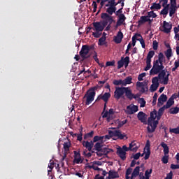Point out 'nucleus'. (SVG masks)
Returning <instances> with one entry per match:
<instances>
[{
	"mask_svg": "<svg viewBox=\"0 0 179 179\" xmlns=\"http://www.w3.org/2000/svg\"><path fill=\"white\" fill-rule=\"evenodd\" d=\"M164 179H173V172L170 171L169 173H167V176Z\"/></svg>",
	"mask_w": 179,
	"mask_h": 179,
	"instance_id": "obj_64",
	"label": "nucleus"
},
{
	"mask_svg": "<svg viewBox=\"0 0 179 179\" xmlns=\"http://www.w3.org/2000/svg\"><path fill=\"white\" fill-rule=\"evenodd\" d=\"M73 153H74V159L81 157V155L79 151L74 150Z\"/></svg>",
	"mask_w": 179,
	"mask_h": 179,
	"instance_id": "obj_56",
	"label": "nucleus"
},
{
	"mask_svg": "<svg viewBox=\"0 0 179 179\" xmlns=\"http://www.w3.org/2000/svg\"><path fill=\"white\" fill-rule=\"evenodd\" d=\"M178 112H179V108H178L177 106L175 108H171L169 110V113L171 115H176L178 113Z\"/></svg>",
	"mask_w": 179,
	"mask_h": 179,
	"instance_id": "obj_37",
	"label": "nucleus"
},
{
	"mask_svg": "<svg viewBox=\"0 0 179 179\" xmlns=\"http://www.w3.org/2000/svg\"><path fill=\"white\" fill-rule=\"evenodd\" d=\"M169 131L173 134H179V125L176 128H170Z\"/></svg>",
	"mask_w": 179,
	"mask_h": 179,
	"instance_id": "obj_42",
	"label": "nucleus"
},
{
	"mask_svg": "<svg viewBox=\"0 0 179 179\" xmlns=\"http://www.w3.org/2000/svg\"><path fill=\"white\" fill-rule=\"evenodd\" d=\"M93 135H94V131H92L91 132L84 135V139L87 140L88 138H91L93 137Z\"/></svg>",
	"mask_w": 179,
	"mask_h": 179,
	"instance_id": "obj_41",
	"label": "nucleus"
},
{
	"mask_svg": "<svg viewBox=\"0 0 179 179\" xmlns=\"http://www.w3.org/2000/svg\"><path fill=\"white\" fill-rule=\"evenodd\" d=\"M87 93H88V95L85 94L84 96V99L86 98L85 104L87 106H89L92 102V101L94 100V97L96 96V92H90Z\"/></svg>",
	"mask_w": 179,
	"mask_h": 179,
	"instance_id": "obj_11",
	"label": "nucleus"
},
{
	"mask_svg": "<svg viewBox=\"0 0 179 179\" xmlns=\"http://www.w3.org/2000/svg\"><path fill=\"white\" fill-rule=\"evenodd\" d=\"M138 149V146H136V147L134 148L133 149H131V148H130V146H129V148L127 147L125 145H123V147H122V150H123V151L125 152H129V150L133 151V152H137Z\"/></svg>",
	"mask_w": 179,
	"mask_h": 179,
	"instance_id": "obj_28",
	"label": "nucleus"
},
{
	"mask_svg": "<svg viewBox=\"0 0 179 179\" xmlns=\"http://www.w3.org/2000/svg\"><path fill=\"white\" fill-rule=\"evenodd\" d=\"M127 120H124L123 121L119 122L117 124V129H120L122 126H124L127 123Z\"/></svg>",
	"mask_w": 179,
	"mask_h": 179,
	"instance_id": "obj_51",
	"label": "nucleus"
},
{
	"mask_svg": "<svg viewBox=\"0 0 179 179\" xmlns=\"http://www.w3.org/2000/svg\"><path fill=\"white\" fill-rule=\"evenodd\" d=\"M116 154L122 160L124 161L126 159V152L121 147L117 148Z\"/></svg>",
	"mask_w": 179,
	"mask_h": 179,
	"instance_id": "obj_18",
	"label": "nucleus"
},
{
	"mask_svg": "<svg viewBox=\"0 0 179 179\" xmlns=\"http://www.w3.org/2000/svg\"><path fill=\"white\" fill-rule=\"evenodd\" d=\"M167 99L168 97L166 95H165L164 94H161L158 99V107H161L162 106H163L164 103L166 102Z\"/></svg>",
	"mask_w": 179,
	"mask_h": 179,
	"instance_id": "obj_21",
	"label": "nucleus"
},
{
	"mask_svg": "<svg viewBox=\"0 0 179 179\" xmlns=\"http://www.w3.org/2000/svg\"><path fill=\"white\" fill-rule=\"evenodd\" d=\"M161 147L163 148V152H164V155H169V148L167 145L166 143H165L164 142L161 143L160 144Z\"/></svg>",
	"mask_w": 179,
	"mask_h": 179,
	"instance_id": "obj_27",
	"label": "nucleus"
},
{
	"mask_svg": "<svg viewBox=\"0 0 179 179\" xmlns=\"http://www.w3.org/2000/svg\"><path fill=\"white\" fill-rule=\"evenodd\" d=\"M148 18V17L147 16L141 17L140 20H138V21L136 22V24H138L137 27H141L143 24H145V23L147 22Z\"/></svg>",
	"mask_w": 179,
	"mask_h": 179,
	"instance_id": "obj_24",
	"label": "nucleus"
},
{
	"mask_svg": "<svg viewBox=\"0 0 179 179\" xmlns=\"http://www.w3.org/2000/svg\"><path fill=\"white\" fill-rule=\"evenodd\" d=\"M148 85L144 86V87H141V92L142 93H145V92H148Z\"/></svg>",
	"mask_w": 179,
	"mask_h": 179,
	"instance_id": "obj_62",
	"label": "nucleus"
},
{
	"mask_svg": "<svg viewBox=\"0 0 179 179\" xmlns=\"http://www.w3.org/2000/svg\"><path fill=\"white\" fill-rule=\"evenodd\" d=\"M93 37L99 38L101 36V31L92 32Z\"/></svg>",
	"mask_w": 179,
	"mask_h": 179,
	"instance_id": "obj_52",
	"label": "nucleus"
},
{
	"mask_svg": "<svg viewBox=\"0 0 179 179\" xmlns=\"http://www.w3.org/2000/svg\"><path fill=\"white\" fill-rule=\"evenodd\" d=\"M164 55L166 57L168 61H169L170 58L173 56L172 48H168L166 51H164Z\"/></svg>",
	"mask_w": 179,
	"mask_h": 179,
	"instance_id": "obj_29",
	"label": "nucleus"
},
{
	"mask_svg": "<svg viewBox=\"0 0 179 179\" xmlns=\"http://www.w3.org/2000/svg\"><path fill=\"white\" fill-rule=\"evenodd\" d=\"M116 0H101L100 2V9L103 8V6L108 7L106 8V13L109 15L115 13L117 10L116 6L118 5L115 1Z\"/></svg>",
	"mask_w": 179,
	"mask_h": 179,
	"instance_id": "obj_4",
	"label": "nucleus"
},
{
	"mask_svg": "<svg viewBox=\"0 0 179 179\" xmlns=\"http://www.w3.org/2000/svg\"><path fill=\"white\" fill-rule=\"evenodd\" d=\"M108 135L110 136V137H117V139L120 140H122L124 138H126V139H128L127 135L125 134H122V131L120 130H109Z\"/></svg>",
	"mask_w": 179,
	"mask_h": 179,
	"instance_id": "obj_5",
	"label": "nucleus"
},
{
	"mask_svg": "<svg viewBox=\"0 0 179 179\" xmlns=\"http://www.w3.org/2000/svg\"><path fill=\"white\" fill-rule=\"evenodd\" d=\"M171 169L172 170H176V169H179V164H171Z\"/></svg>",
	"mask_w": 179,
	"mask_h": 179,
	"instance_id": "obj_60",
	"label": "nucleus"
},
{
	"mask_svg": "<svg viewBox=\"0 0 179 179\" xmlns=\"http://www.w3.org/2000/svg\"><path fill=\"white\" fill-rule=\"evenodd\" d=\"M110 97H111V94H110L109 92H105L103 94L99 95L96 99V101H98L99 100H103L104 102L103 110H105L106 108V105L108 103V101Z\"/></svg>",
	"mask_w": 179,
	"mask_h": 179,
	"instance_id": "obj_8",
	"label": "nucleus"
},
{
	"mask_svg": "<svg viewBox=\"0 0 179 179\" xmlns=\"http://www.w3.org/2000/svg\"><path fill=\"white\" fill-rule=\"evenodd\" d=\"M152 48L154 50H157L158 49V42L157 41H153Z\"/></svg>",
	"mask_w": 179,
	"mask_h": 179,
	"instance_id": "obj_53",
	"label": "nucleus"
},
{
	"mask_svg": "<svg viewBox=\"0 0 179 179\" xmlns=\"http://www.w3.org/2000/svg\"><path fill=\"white\" fill-rule=\"evenodd\" d=\"M168 1L169 0H159L158 3L156 2H154L152 3V6L150 7V9L160 10L162 9V6L163 8L160 12V14L166 16L169 13V4L168 3Z\"/></svg>",
	"mask_w": 179,
	"mask_h": 179,
	"instance_id": "obj_3",
	"label": "nucleus"
},
{
	"mask_svg": "<svg viewBox=\"0 0 179 179\" xmlns=\"http://www.w3.org/2000/svg\"><path fill=\"white\" fill-rule=\"evenodd\" d=\"M94 148L96 152H99L103 149V145L101 144V143H96Z\"/></svg>",
	"mask_w": 179,
	"mask_h": 179,
	"instance_id": "obj_38",
	"label": "nucleus"
},
{
	"mask_svg": "<svg viewBox=\"0 0 179 179\" xmlns=\"http://www.w3.org/2000/svg\"><path fill=\"white\" fill-rule=\"evenodd\" d=\"M155 52L154 50H150L147 55L146 61H151V59L154 57Z\"/></svg>",
	"mask_w": 179,
	"mask_h": 179,
	"instance_id": "obj_36",
	"label": "nucleus"
},
{
	"mask_svg": "<svg viewBox=\"0 0 179 179\" xmlns=\"http://www.w3.org/2000/svg\"><path fill=\"white\" fill-rule=\"evenodd\" d=\"M101 17L104 21L109 22L110 24H112L113 22H115L112 15H109L108 13H101Z\"/></svg>",
	"mask_w": 179,
	"mask_h": 179,
	"instance_id": "obj_12",
	"label": "nucleus"
},
{
	"mask_svg": "<svg viewBox=\"0 0 179 179\" xmlns=\"http://www.w3.org/2000/svg\"><path fill=\"white\" fill-rule=\"evenodd\" d=\"M106 41V38L104 36H102L99 38V42H98V45H106L107 44Z\"/></svg>",
	"mask_w": 179,
	"mask_h": 179,
	"instance_id": "obj_34",
	"label": "nucleus"
},
{
	"mask_svg": "<svg viewBox=\"0 0 179 179\" xmlns=\"http://www.w3.org/2000/svg\"><path fill=\"white\" fill-rule=\"evenodd\" d=\"M87 150H85L83 151L84 156H85L86 157H88V158L92 156L91 152H88V153H87Z\"/></svg>",
	"mask_w": 179,
	"mask_h": 179,
	"instance_id": "obj_63",
	"label": "nucleus"
},
{
	"mask_svg": "<svg viewBox=\"0 0 179 179\" xmlns=\"http://www.w3.org/2000/svg\"><path fill=\"white\" fill-rule=\"evenodd\" d=\"M148 18L152 17L156 18L157 17V14L154 12V10H151L148 12V15H146Z\"/></svg>",
	"mask_w": 179,
	"mask_h": 179,
	"instance_id": "obj_40",
	"label": "nucleus"
},
{
	"mask_svg": "<svg viewBox=\"0 0 179 179\" xmlns=\"http://www.w3.org/2000/svg\"><path fill=\"white\" fill-rule=\"evenodd\" d=\"M151 67H152L151 60H146V66L145 67L144 71H147L150 70Z\"/></svg>",
	"mask_w": 179,
	"mask_h": 179,
	"instance_id": "obj_46",
	"label": "nucleus"
},
{
	"mask_svg": "<svg viewBox=\"0 0 179 179\" xmlns=\"http://www.w3.org/2000/svg\"><path fill=\"white\" fill-rule=\"evenodd\" d=\"M82 131H83V129H81L80 134H77V140L79 141H81L83 140Z\"/></svg>",
	"mask_w": 179,
	"mask_h": 179,
	"instance_id": "obj_61",
	"label": "nucleus"
},
{
	"mask_svg": "<svg viewBox=\"0 0 179 179\" xmlns=\"http://www.w3.org/2000/svg\"><path fill=\"white\" fill-rule=\"evenodd\" d=\"M159 87V85L152 84L150 86V90L152 92H156Z\"/></svg>",
	"mask_w": 179,
	"mask_h": 179,
	"instance_id": "obj_44",
	"label": "nucleus"
},
{
	"mask_svg": "<svg viewBox=\"0 0 179 179\" xmlns=\"http://www.w3.org/2000/svg\"><path fill=\"white\" fill-rule=\"evenodd\" d=\"M109 178L114 179V178H120V174L115 171L114 170H110L108 172V176Z\"/></svg>",
	"mask_w": 179,
	"mask_h": 179,
	"instance_id": "obj_23",
	"label": "nucleus"
},
{
	"mask_svg": "<svg viewBox=\"0 0 179 179\" xmlns=\"http://www.w3.org/2000/svg\"><path fill=\"white\" fill-rule=\"evenodd\" d=\"M172 27L173 25L171 23L167 22L166 21H164L162 26V31L165 34H169L170 32H171Z\"/></svg>",
	"mask_w": 179,
	"mask_h": 179,
	"instance_id": "obj_15",
	"label": "nucleus"
},
{
	"mask_svg": "<svg viewBox=\"0 0 179 179\" xmlns=\"http://www.w3.org/2000/svg\"><path fill=\"white\" fill-rule=\"evenodd\" d=\"M152 85H159V78L158 77H154L152 80Z\"/></svg>",
	"mask_w": 179,
	"mask_h": 179,
	"instance_id": "obj_50",
	"label": "nucleus"
},
{
	"mask_svg": "<svg viewBox=\"0 0 179 179\" xmlns=\"http://www.w3.org/2000/svg\"><path fill=\"white\" fill-rule=\"evenodd\" d=\"M145 76H146V73H142L140 75L138 76V81H142L143 80V78H144Z\"/></svg>",
	"mask_w": 179,
	"mask_h": 179,
	"instance_id": "obj_54",
	"label": "nucleus"
},
{
	"mask_svg": "<svg viewBox=\"0 0 179 179\" xmlns=\"http://www.w3.org/2000/svg\"><path fill=\"white\" fill-rule=\"evenodd\" d=\"M113 85H123L124 86V81L123 80H113Z\"/></svg>",
	"mask_w": 179,
	"mask_h": 179,
	"instance_id": "obj_39",
	"label": "nucleus"
},
{
	"mask_svg": "<svg viewBox=\"0 0 179 179\" xmlns=\"http://www.w3.org/2000/svg\"><path fill=\"white\" fill-rule=\"evenodd\" d=\"M139 37H140V38H138L137 41H140L141 45H142V48H145V40L143 39L142 36H139Z\"/></svg>",
	"mask_w": 179,
	"mask_h": 179,
	"instance_id": "obj_47",
	"label": "nucleus"
},
{
	"mask_svg": "<svg viewBox=\"0 0 179 179\" xmlns=\"http://www.w3.org/2000/svg\"><path fill=\"white\" fill-rule=\"evenodd\" d=\"M127 63H130L129 56H126L125 57H122L120 60L117 62V69L123 68L124 65Z\"/></svg>",
	"mask_w": 179,
	"mask_h": 179,
	"instance_id": "obj_13",
	"label": "nucleus"
},
{
	"mask_svg": "<svg viewBox=\"0 0 179 179\" xmlns=\"http://www.w3.org/2000/svg\"><path fill=\"white\" fill-rule=\"evenodd\" d=\"M71 147V143H64V155L63 156V158L61 159V163H62V166H64V161L65 160L66 157V153L69 151V148Z\"/></svg>",
	"mask_w": 179,
	"mask_h": 179,
	"instance_id": "obj_16",
	"label": "nucleus"
},
{
	"mask_svg": "<svg viewBox=\"0 0 179 179\" xmlns=\"http://www.w3.org/2000/svg\"><path fill=\"white\" fill-rule=\"evenodd\" d=\"M165 109H167L164 106L160 108L157 111L155 109L150 112V117L148 119V127H147V131L149 134L154 133L157 129V124H159V120L162 118V115H164Z\"/></svg>",
	"mask_w": 179,
	"mask_h": 179,
	"instance_id": "obj_2",
	"label": "nucleus"
},
{
	"mask_svg": "<svg viewBox=\"0 0 179 179\" xmlns=\"http://www.w3.org/2000/svg\"><path fill=\"white\" fill-rule=\"evenodd\" d=\"M115 60H113L111 62H107L106 64H105L106 67H108V66H115Z\"/></svg>",
	"mask_w": 179,
	"mask_h": 179,
	"instance_id": "obj_49",
	"label": "nucleus"
},
{
	"mask_svg": "<svg viewBox=\"0 0 179 179\" xmlns=\"http://www.w3.org/2000/svg\"><path fill=\"white\" fill-rule=\"evenodd\" d=\"M176 0H170V7H169L170 17H172L174 15V14L176 13Z\"/></svg>",
	"mask_w": 179,
	"mask_h": 179,
	"instance_id": "obj_9",
	"label": "nucleus"
},
{
	"mask_svg": "<svg viewBox=\"0 0 179 179\" xmlns=\"http://www.w3.org/2000/svg\"><path fill=\"white\" fill-rule=\"evenodd\" d=\"M122 10H123V8H119V9H118L117 10H116L115 13H115V15H116L117 16L120 17V15L121 14H122Z\"/></svg>",
	"mask_w": 179,
	"mask_h": 179,
	"instance_id": "obj_58",
	"label": "nucleus"
},
{
	"mask_svg": "<svg viewBox=\"0 0 179 179\" xmlns=\"http://www.w3.org/2000/svg\"><path fill=\"white\" fill-rule=\"evenodd\" d=\"M148 85V82H139L138 81L136 83L137 87H143Z\"/></svg>",
	"mask_w": 179,
	"mask_h": 179,
	"instance_id": "obj_45",
	"label": "nucleus"
},
{
	"mask_svg": "<svg viewBox=\"0 0 179 179\" xmlns=\"http://www.w3.org/2000/svg\"><path fill=\"white\" fill-rule=\"evenodd\" d=\"M92 24L94 27V28L92 29L93 31L101 32L104 29L103 26H102L101 22H94Z\"/></svg>",
	"mask_w": 179,
	"mask_h": 179,
	"instance_id": "obj_20",
	"label": "nucleus"
},
{
	"mask_svg": "<svg viewBox=\"0 0 179 179\" xmlns=\"http://www.w3.org/2000/svg\"><path fill=\"white\" fill-rule=\"evenodd\" d=\"M92 49V47H90L88 45H83L81 50L80 52V55L83 60H85L90 57V55H87L90 52V50Z\"/></svg>",
	"mask_w": 179,
	"mask_h": 179,
	"instance_id": "obj_6",
	"label": "nucleus"
},
{
	"mask_svg": "<svg viewBox=\"0 0 179 179\" xmlns=\"http://www.w3.org/2000/svg\"><path fill=\"white\" fill-rule=\"evenodd\" d=\"M104 136H95L93 138V141H92L94 143H96L98 141H101V143H103Z\"/></svg>",
	"mask_w": 179,
	"mask_h": 179,
	"instance_id": "obj_32",
	"label": "nucleus"
},
{
	"mask_svg": "<svg viewBox=\"0 0 179 179\" xmlns=\"http://www.w3.org/2000/svg\"><path fill=\"white\" fill-rule=\"evenodd\" d=\"M138 111V106L129 105L127 106V110H125V113L129 115H131Z\"/></svg>",
	"mask_w": 179,
	"mask_h": 179,
	"instance_id": "obj_10",
	"label": "nucleus"
},
{
	"mask_svg": "<svg viewBox=\"0 0 179 179\" xmlns=\"http://www.w3.org/2000/svg\"><path fill=\"white\" fill-rule=\"evenodd\" d=\"M174 104V100L169 99V100L167 101V103H166V105H164L165 108H170V107H172V106H173Z\"/></svg>",
	"mask_w": 179,
	"mask_h": 179,
	"instance_id": "obj_33",
	"label": "nucleus"
},
{
	"mask_svg": "<svg viewBox=\"0 0 179 179\" xmlns=\"http://www.w3.org/2000/svg\"><path fill=\"white\" fill-rule=\"evenodd\" d=\"M92 6H93V13H95L97 9V3L96 1H92Z\"/></svg>",
	"mask_w": 179,
	"mask_h": 179,
	"instance_id": "obj_55",
	"label": "nucleus"
},
{
	"mask_svg": "<svg viewBox=\"0 0 179 179\" xmlns=\"http://www.w3.org/2000/svg\"><path fill=\"white\" fill-rule=\"evenodd\" d=\"M141 37V34H136L133 37H132V45L134 47L136 45V42L138 41V38Z\"/></svg>",
	"mask_w": 179,
	"mask_h": 179,
	"instance_id": "obj_31",
	"label": "nucleus"
},
{
	"mask_svg": "<svg viewBox=\"0 0 179 179\" xmlns=\"http://www.w3.org/2000/svg\"><path fill=\"white\" fill-rule=\"evenodd\" d=\"M137 117H138V120L141 122V123L147 124V121H146L147 116L145 113H143V111L138 112L137 115Z\"/></svg>",
	"mask_w": 179,
	"mask_h": 179,
	"instance_id": "obj_17",
	"label": "nucleus"
},
{
	"mask_svg": "<svg viewBox=\"0 0 179 179\" xmlns=\"http://www.w3.org/2000/svg\"><path fill=\"white\" fill-rule=\"evenodd\" d=\"M83 145L84 148H85L88 151L91 152L93 146L94 145V143L92 141L90 142L89 141H83Z\"/></svg>",
	"mask_w": 179,
	"mask_h": 179,
	"instance_id": "obj_22",
	"label": "nucleus"
},
{
	"mask_svg": "<svg viewBox=\"0 0 179 179\" xmlns=\"http://www.w3.org/2000/svg\"><path fill=\"white\" fill-rule=\"evenodd\" d=\"M125 90V87H115V91L113 92V97H115L116 100L122 98L124 94Z\"/></svg>",
	"mask_w": 179,
	"mask_h": 179,
	"instance_id": "obj_7",
	"label": "nucleus"
},
{
	"mask_svg": "<svg viewBox=\"0 0 179 179\" xmlns=\"http://www.w3.org/2000/svg\"><path fill=\"white\" fill-rule=\"evenodd\" d=\"M73 162L76 164H80V163H83V160L80 157H78V158H74Z\"/></svg>",
	"mask_w": 179,
	"mask_h": 179,
	"instance_id": "obj_57",
	"label": "nucleus"
},
{
	"mask_svg": "<svg viewBox=\"0 0 179 179\" xmlns=\"http://www.w3.org/2000/svg\"><path fill=\"white\" fill-rule=\"evenodd\" d=\"M132 78L130 76H128L125 78V80H123L124 86H126L127 85H131L132 83Z\"/></svg>",
	"mask_w": 179,
	"mask_h": 179,
	"instance_id": "obj_35",
	"label": "nucleus"
},
{
	"mask_svg": "<svg viewBox=\"0 0 179 179\" xmlns=\"http://www.w3.org/2000/svg\"><path fill=\"white\" fill-rule=\"evenodd\" d=\"M118 20H117V26H121L122 24H123V23L125 22L126 20V17L124 16V14H120L118 16Z\"/></svg>",
	"mask_w": 179,
	"mask_h": 179,
	"instance_id": "obj_26",
	"label": "nucleus"
},
{
	"mask_svg": "<svg viewBox=\"0 0 179 179\" xmlns=\"http://www.w3.org/2000/svg\"><path fill=\"white\" fill-rule=\"evenodd\" d=\"M124 37L123 33L120 31L117 32V34L116 36H115V39H113V42H115L116 44H120L122 41V38Z\"/></svg>",
	"mask_w": 179,
	"mask_h": 179,
	"instance_id": "obj_19",
	"label": "nucleus"
},
{
	"mask_svg": "<svg viewBox=\"0 0 179 179\" xmlns=\"http://www.w3.org/2000/svg\"><path fill=\"white\" fill-rule=\"evenodd\" d=\"M124 94H125V96H127V98L129 100H132V99H133V95H134V94H132L131 90H129L128 87H125Z\"/></svg>",
	"mask_w": 179,
	"mask_h": 179,
	"instance_id": "obj_25",
	"label": "nucleus"
},
{
	"mask_svg": "<svg viewBox=\"0 0 179 179\" xmlns=\"http://www.w3.org/2000/svg\"><path fill=\"white\" fill-rule=\"evenodd\" d=\"M146 151L147 152H146V153L145 155V157H144L145 160H148L150 158V148H147Z\"/></svg>",
	"mask_w": 179,
	"mask_h": 179,
	"instance_id": "obj_48",
	"label": "nucleus"
},
{
	"mask_svg": "<svg viewBox=\"0 0 179 179\" xmlns=\"http://www.w3.org/2000/svg\"><path fill=\"white\" fill-rule=\"evenodd\" d=\"M139 173H140V166H136V168L134 169L131 174V179L136 178L139 175Z\"/></svg>",
	"mask_w": 179,
	"mask_h": 179,
	"instance_id": "obj_30",
	"label": "nucleus"
},
{
	"mask_svg": "<svg viewBox=\"0 0 179 179\" xmlns=\"http://www.w3.org/2000/svg\"><path fill=\"white\" fill-rule=\"evenodd\" d=\"M152 171L153 170L152 169L150 170H146L145 172V176L150 177V174L152 173Z\"/></svg>",
	"mask_w": 179,
	"mask_h": 179,
	"instance_id": "obj_59",
	"label": "nucleus"
},
{
	"mask_svg": "<svg viewBox=\"0 0 179 179\" xmlns=\"http://www.w3.org/2000/svg\"><path fill=\"white\" fill-rule=\"evenodd\" d=\"M138 103L141 104V107H145L146 106V101L143 98L138 99Z\"/></svg>",
	"mask_w": 179,
	"mask_h": 179,
	"instance_id": "obj_43",
	"label": "nucleus"
},
{
	"mask_svg": "<svg viewBox=\"0 0 179 179\" xmlns=\"http://www.w3.org/2000/svg\"><path fill=\"white\" fill-rule=\"evenodd\" d=\"M111 152H113V150L104 148H102L100 151L96 152V155L99 157H101L103 155H105L107 157H108L107 155H108Z\"/></svg>",
	"mask_w": 179,
	"mask_h": 179,
	"instance_id": "obj_14",
	"label": "nucleus"
},
{
	"mask_svg": "<svg viewBox=\"0 0 179 179\" xmlns=\"http://www.w3.org/2000/svg\"><path fill=\"white\" fill-rule=\"evenodd\" d=\"M166 62V57L163 52H159L158 55V59L153 62V66L152 69L150 71V75H158V78L160 80H162L164 85H168L169 83V76H170L168 73L166 76V71L164 69V62Z\"/></svg>",
	"mask_w": 179,
	"mask_h": 179,
	"instance_id": "obj_1",
	"label": "nucleus"
}]
</instances>
